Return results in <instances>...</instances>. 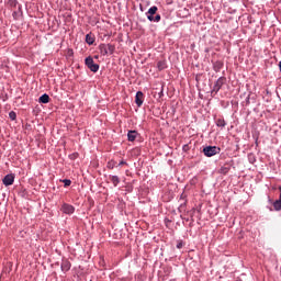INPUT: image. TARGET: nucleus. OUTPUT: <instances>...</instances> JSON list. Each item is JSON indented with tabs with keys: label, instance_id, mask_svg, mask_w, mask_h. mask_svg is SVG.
Instances as JSON below:
<instances>
[{
	"label": "nucleus",
	"instance_id": "obj_1",
	"mask_svg": "<svg viewBox=\"0 0 281 281\" xmlns=\"http://www.w3.org/2000/svg\"><path fill=\"white\" fill-rule=\"evenodd\" d=\"M158 7H149V10L147 11V18L148 21H154L156 23H159L161 21V15H157Z\"/></svg>",
	"mask_w": 281,
	"mask_h": 281
},
{
	"label": "nucleus",
	"instance_id": "obj_2",
	"mask_svg": "<svg viewBox=\"0 0 281 281\" xmlns=\"http://www.w3.org/2000/svg\"><path fill=\"white\" fill-rule=\"evenodd\" d=\"M203 153L204 156H215L216 153H221V148H217V145H206Z\"/></svg>",
	"mask_w": 281,
	"mask_h": 281
},
{
	"label": "nucleus",
	"instance_id": "obj_3",
	"mask_svg": "<svg viewBox=\"0 0 281 281\" xmlns=\"http://www.w3.org/2000/svg\"><path fill=\"white\" fill-rule=\"evenodd\" d=\"M85 61L87 67H89V70H92V72H98V70H100V65L94 63L93 57H87Z\"/></svg>",
	"mask_w": 281,
	"mask_h": 281
},
{
	"label": "nucleus",
	"instance_id": "obj_4",
	"mask_svg": "<svg viewBox=\"0 0 281 281\" xmlns=\"http://www.w3.org/2000/svg\"><path fill=\"white\" fill-rule=\"evenodd\" d=\"M226 76H220V79H217V81H215V85L213 87V92H220V89H222V87L224 85H226Z\"/></svg>",
	"mask_w": 281,
	"mask_h": 281
},
{
	"label": "nucleus",
	"instance_id": "obj_5",
	"mask_svg": "<svg viewBox=\"0 0 281 281\" xmlns=\"http://www.w3.org/2000/svg\"><path fill=\"white\" fill-rule=\"evenodd\" d=\"M75 206H71V203H63L61 211L64 214H74Z\"/></svg>",
	"mask_w": 281,
	"mask_h": 281
},
{
	"label": "nucleus",
	"instance_id": "obj_6",
	"mask_svg": "<svg viewBox=\"0 0 281 281\" xmlns=\"http://www.w3.org/2000/svg\"><path fill=\"white\" fill-rule=\"evenodd\" d=\"M135 103H137V106H143V103H144V92H142L140 90L138 92H136Z\"/></svg>",
	"mask_w": 281,
	"mask_h": 281
},
{
	"label": "nucleus",
	"instance_id": "obj_7",
	"mask_svg": "<svg viewBox=\"0 0 281 281\" xmlns=\"http://www.w3.org/2000/svg\"><path fill=\"white\" fill-rule=\"evenodd\" d=\"M3 183L5 187H11L12 183H14V176L13 175L4 176Z\"/></svg>",
	"mask_w": 281,
	"mask_h": 281
},
{
	"label": "nucleus",
	"instance_id": "obj_8",
	"mask_svg": "<svg viewBox=\"0 0 281 281\" xmlns=\"http://www.w3.org/2000/svg\"><path fill=\"white\" fill-rule=\"evenodd\" d=\"M61 269H63V272H68L69 269H71V262L68 261V259H64L61 261Z\"/></svg>",
	"mask_w": 281,
	"mask_h": 281
},
{
	"label": "nucleus",
	"instance_id": "obj_9",
	"mask_svg": "<svg viewBox=\"0 0 281 281\" xmlns=\"http://www.w3.org/2000/svg\"><path fill=\"white\" fill-rule=\"evenodd\" d=\"M280 189V196H279V200L278 201H274L273 203V209L276 211H281V187H279Z\"/></svg>",
	"mask_w": 281,
	"mask_h": 281
},
{
	"label": "nucleus",
	"instance_id": "obj_10",
	"mask_svg": "<svg viewBox=\"0 0 281 281\" xmlns=\"http://www.w3.org/2000/svg\"><path fill=\"white\" fill-rule=\"evenodd\" d=\"M99 49H100V52L103 56H106V54H108V44L106 43H101L99 45Z\"/></svg>",
	"mask_w": 281,
	"mask_h": 281
},
{
	"label": "nucleus",
	"instance_id": "obj_11",
	"mask_svg": "<svg viewBox=\"0 0 281 281\" xmlns=\"http://www.w3.org/2000/svg\"><path fill=\"white\" fill-rule=\"evenodd\" d=\"M49 101H50V98L47 94V92H44V95L40 97V103H49Z\"/></svg>",
	"mask_w": 281,
	"mask_h": 281
},
{
	"label": "nucleus",
	"instance_id": "obj_12",
	"mask_svg": "<svg viewBox=\"0 0 281 281\" xmlns=\"http://www.w3.org/2000/svg\"><path fill=\"white\" fill-rule=\"evenodd\" d=\"M95 41V37L93 36V34H86V43H88L89 45H93Z\"/></svg>",
	"mask_w": 281,
	"mask_h": 281
},
{
	"label": "nucleus",
	"instance_id": "obj_13",
	"mask_svg": "<svg viewBox=\"0 0 281 281\" xmlns=\"http://www.w3.org/2000/svg\"><path fill=\"white\" fill-rule=\"evenodd\" d=\"M158 70H165L167 67L166 59H160L159 63H157Z\"/></svg>",
	"mask_w": 281,
	"mask_h": 281
},
{
	"label": "nucleus",
	"instance_id": "obj_14",
	"mask_svg": "<svg viewBox=\"0 0 281 281\" xmlns=\"http://www.w3.org/2000/svg\"><path fill=\"white\" fill-rule=\"evenodd\" d=\"M110 181H112L114 187H117L121 181V178L119 176H110Z\"/></svg>",
	"mask_w": 281,
	"mask_h": 281
},
{
	"label": "nucleus",
	"instance_id": "obj_15",
	"mask_svg": "<svg viewBox=\"0 0 281 281\" xmlns=\"http://www.w3.org/2000/svg\"><path fill=\"white\" fill-rule=\"evenodd\" d=\"M216 125H218L222 128H224V126L226 125V121L224 120V117H217Z\"/></svg>",
	"mask_w": 281,
	"mask_h": 281
},
{
	"label": "nucleus",
	"instance_id": "obj_16",
	"mask_svg": "<svg viewBox=\"0 0 281 281\" xmlns=\"http://www.w3.org/2000/svg\"><path fill=\"white\" fill-rule=\"evenodd\" d=\"M127 137L130 142H134L137 137V132H128Z\"/></svg>",
	"mask_w": 281,
	"mask_h": 281
},
{
	"label": "nucleus",
	"instance_id": "obj_17",
	"mask_svg": "<svg viewBox=\"0 0 281 281\" xmlns=\"http://www.w3.org/2000/svg\"><path fill=\"white\" fill-rule=\"evenodd\" d=\"M108 54H114L115 50V45H113L112 43H108Z\"/></svg>",
	"mask_w": 281,
	"mask_h": 281
},
{
	"label": "nucleus",
	"instance_id": "obj_18",
	"mask_svg": "<svg viewBox=\"0 0 281 281\" xmlns=\"http://www.w3.org/2000/svg\"><path fill=\"white\" fill-rule=\"evenodd\" d=\"M220 172H222L223 176H226V173L229 172V167H226V166L220 167Z\"/></svg>",
	"mask_w": 281,
	"mask_h": 281
},
{
	"label": "nucleus",
	"instance_id": "obj_19",
	"mask_svg": "<svg viewBox=\"0 0 281 281\" xmlns=\"http://www.w3.org/2000/svg\"><path fill=\"white\" fill-rule=\"evenodd\" d=\"M115 165H116V161H114V160L108 161V167L110 168V170H113Z\"/></svg>",
	"mask_w": 281,
	"mask_h": 281
},
{
	"label": "nucleus",
	"instance_id": "obj_20",
	"mask_svg": "<svg viewBox=\"0 0 281 281\" xmlns=\"http://www.w3.org/2000/svg\"><path fill=\"white\" fill-rule=\"evenodd\" d=\"M64 184H65V187H70V184H71L70 178H64Z\"/></svg>",
	"mask_w": 281,
	"mask_h": 281
},
{
	"label": "nucleus",
	"instance_id": "obj_21",
	"mask_svg": "<svg viewBox=\"0 0 281 281\" xmlns=\"http://www.w3.org/2000/svg\"><path fill=\"white\" fill-rule=\"evenodd\" d=\"M9 117H10L11 120H16V112H10V113H9Z\"/></svg>",
	"mask_w": 281,
	"mask_h": 281
},
{
	"label": "nucleus",
	"instance_id": "obj_22",
	"mask_svg": "<svg viewBox=\"0 0 281 281\" xmlns=\"http://www.w3.org/2000/svg\"><path fill=\"white\" fill-rule=\"evenodd\" d=\"M123 165H126V161H124V159H122V160L120 161V166H123Z\"/></svg>",
	"mask_w": 281,
	"mask_h": 281
},
{
	"label": "nucleus",
	"instance_id": "obj_23",
	"mask_svg": "<svg viewBox=\"0 0 281 281\" xmlns=\"http://www.w3.org/2000/svg\"><path fill=\"white\" fill-rule=\"evenodd\" d=\"M177 247H182V241H179V244L177 245Z\"/></svg>",
	"mask_w": 281,
	"mask_h": 281
},
{
	"label": "nucleus",
	"instance_id": "obj_24",
	"mask_svg": "<svg viewBox=\"0 0 281 281\" xmlns=\"http://www.w3.org/2000/svg\"><path fill=\"white\" fill-rule=\"evenodd\" d=\"M279 67H280V70H281V60H280V63H279Z\"/></svg>",
	"mask_w": 281,
	"mask_h": 281
}]
</instances>
